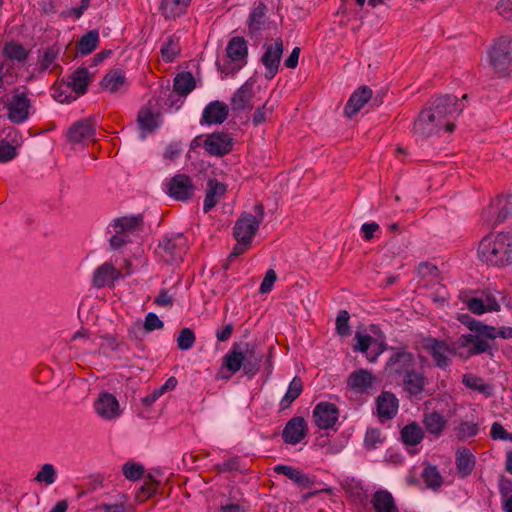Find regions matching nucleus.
Returning a JSON list of instances; mask_svg holds the SVG:
<instances>
[{
  "mask_svg": "<svg viewBox=\"0 0 512 512\" xmlns=\"http://www.w3.org/2000/svg\"><path fill=\"white\" fill-rule=\"evenodd\" d=\"M263 358L264 354L256 344L235 342L223 357L218 377L229 379L241 369L248 377H254L260 370Z\"/></svg>",
  "mask_w": 512,
  "mask_h": 512,
  "instance_id": "nucleus-1",
  "label": "nucleus"
},
{
  "mask_svg": "<svg viewBox=\"0 0 512 512\" xmlns=\"http://www.w3.org/2000/svg\"><path fill=\"white\" fill-rule=\"evenodd\" d=\"M478 258L494 267L512 264V233L499 232L484 236L478 245Z\"/></svg>",
  "mask_w": 512,
  "mask_h": 512,
  "instance_id": "nucleus-2",
  "label": "nucleus"
},
{
  "mask_svg": "<svg viewBox=\"0 0 512 512\" xmlns=\"http://www.w3.org/2000/svg\"><path fill=\"white\" fill-rule=\"evenodd\" d=\"M458 320L473 332V334H462L455 341V345L458 348H467L468 357L480 355L491 350V346L483 339L484 335H487V331H492L488 324L473 318L469 314L460 315Z\"/></svg>",
  "mask_w": 512,
  "mask_h": 512,
  "instance_id": "nucleus-3",
  "label": "nucleus"
},
{
  "mask_svg": "<svg viewBox=\"0 0 512 512\" xmlns=\"http://www.w3.org/2000/svg\"><path fill=\"white\" fill-rule=\"evenodd\" d=\"M488 54L494 71L503 77L509 76L512 71V38L509 36L496 38Z\"/></svg>",
  "mask_w": 512,
  "mask_h": 512,
  "instance_id": "nucleus-4",
  "label": "nucleus"
},
{
  "mask_svg": "<svg viewBox=\"0 0 512 512\" xmlns=\"http://www.w3.org/2000/svg\"><path fill=\"white\" fill-rule=\"evenodd\" d=\"M392 352L388 358L384 374L392 382L399 383L400 379L416 366L414 354L405 347H390Z\"/></svg>",
  "mask_w": 512,
  "mask_h": 512,
  "instance_id": "nucleus-5",
  "label": "nucleus"
},
{
  "mask_svg": "<svg viewBox=\"0 0 512 512\" xmlns=\"http://www.w3.org/2000/svg\"><path fill=\"white\" fill-rule=\"evenodd\" d=\"M446 132H453L455 124L450 120L463 110L456 96L446 94L435 98L428 108Z\"/></svg>",
  "mask_w": 512,
  "mask_h": 512,
  "instance_id": "nucleus-6",
  "label": "nucleus"
},
{
  "mask_svg": "<svg viewBox=\"0 0 512 512\" xmlns=\"http://www.w3.org/2000/svg\"><path fill=\"white\" fill-rule=\"evenodd\" d=\"M254 213H244L236 221L233 227V236L242 243H252V240L264 219V206L258 203L254 207Z\"/></svg>",
  "mask_w": 512,
  "mask_h": 512,
  "instance_id": "nucleus-7",
  "label": "nucleus"
},
{
  "mask_svg": "<svg viewBox=\"0 0 512 512\" xmlns=\"http://www.w3.org/2000/svg\"><path fill=\"white\" fill-rule=\"evenodd\" d=\"M227 60L221 66V72L234 74L247 64L248 46L243 37H233L226 47Z\"/></svg>",
  "mask_w": 512,
  "mask_h": 512,
  "instance_id": "nucleus-8",
  "label": "nucleus"
},
{
  "mask_svg": "<svg viewBox=\"0 0 512 512\" xmlns=\"http://www.w3.org/2000/svg\"><path fill=\"white\" fill-rule=\"evenodd\" d=\"M456 348L458 347L455 344L450 346L446 341L433 337H429L424 344V349L431 355L435 367L442 370L451 365V356L456 354Z\"/></svg>",
  "mask_w": 512,
  "mask_h": 512,
  "instance_id": "nucleus-9",
  "label": "nucleus"
},
{
  "mask_svg": "<svg viewBox=\"0 0 512 512\" xmlns=\"http://www.w3.org/2000/svg\"><path fill=\"white\" fill-rule=\"evenodd\" d=\"M90 78L91 74L86 67L78 68L71 74L66 84V87L71 88L76 95L73 96L72 94H64L62 91H56L54 94L55 99L60 103H70L78 96L86 93Z\"/></svg>",
  "mask_w": 512,
  "mask_h": 512,
  "instance_id": "nucleus-10",
  "label": "nucleus"
},
{
  "mask_svg": "<svg viewBox=\"0 0 512 512\" xmlns=\"http://www.w3.org/2000/svg\"><path fill=\"white\" fill-rule=\"evenodd\" d=\"M264 53L261 57V63L265 67L264 77L268 80L273 79L278 73L284 44L281 38L267 42L263 46Z\"/></svg>",
  "mask_w": 512,
  "mask_h": 512,
  "instance_id": "nucleus-11",
  "label": "nucleus"
},
{
  "mask_svg": "<svg viewBox=\"0 0 512 512\" xmlns=\"http://www.w3.org/2000/svg\"><path fill=\"white\" fill-rule=\"evenodd\" d=\"M95 413L105 421L117 420L122 415L117 398L109 392H101L94 401Z\"/></svg>",
  "mask_w": 512,
  "mask_h": 512,
  "instance_id": "nucleus-12",
  "label": "nucleus"
},
{
  "mask_svg": "<svg viewBox=\"0 0 512 512\" xmlns=\"http://www.w3.org/2000/svg\"><path fill=\"white\" fill-rule=\"evenodd\" d=\"M339 414V409L335 404L322 401L314 407L312 419L319 429H336L335 426L338 423Z\"/></svg>",
  "mask_w": 512,
  "mask_h": 512,
  "instance_id": "nucleus-13",
  "label": "nucleus"
},
{
  "mask_svg": "<svg viewBox=\"0 0 512 512\" xmlns=\"http://www.w3.org/2000/svg\"><path fill=\"white\" fill-rule=\"evenodd\" d=\"M30 106V100L24 92L13 94L6 102L8 119L15 124L25 122L29 117Z\"/></svg>",
  "mask_w": 512,
  "mask_h": 512,
  "instance_id": "nucleus-14",
  "label": "nucleus"
},
{
  "mask_svg": "<svg viewBox=\"0 0 512 512\" xmlns=\"http://www.w3.org/2000/svg\"><path fill=\"white\" fill-rule=\"evenodd\" d=\"M433 115L434 114L428 108H424L420 111L413 124V134L417 138L424 140L434 134H439L441 130H444L442 125Z\"/></svg>",
  "mask_w": 512,
  "mask_h": 512,
  "instance_id": "nucleus-15",
  "label": "nucleus"
},
{
  "mask_svg": "<svg viewBox=\"0 0 512 512\" xmlns=\"http://www.w3.org/2000/svg\"><path fill=\"white\" fill-rule=\"evenodd\" d=\"M195 187L189 176L177 174L167 183V194L178 201L190 199L194 194Z\"/></svg>",
  "mask_w": 512,
  "mask_h": 512,
  "instance_id": "nucleus-16",
  "label": "nucleus"
},
{
  "mask_svg": "<svg viewBox=\"0 0 512 512\" xmlns=\"http://www.w3.org/2000/svg\"><path fill=\"white\" fill-rule=\"evenodd\" d=\"M308 434V425L303 417L294 416L285 425L282 431V439L284 443L297 445Z\"/></svg>",
  "mask_w": 512,
  "mask_h": 512,
  "instance_id": "nucleus-17",
  "label": "nucleus"
},
{
  "mask_svg": "<svg viewBox=\"0 0 512 512\" xmlns=\"http://www.w3.org/2000/svg\"><path fill=\"white\" fill-rule=\"evenodd\" d=\"M187 240L182 234H177L171 238H163L159 243V248L163 250L167 262H177L182 259L186 252Z\"/></svg>",
  "mask_w": 512,
  "mask_h": 512,
  "instance_id": "nucleus-18",
  "label": "nucleus"
},
{
  "mask_svg": "<svg viewBox=\"0 0 512 512\" xmlns=\"http://www.w3.org/2000/svg\"><path fill=\"white\" fill-rule=\"evenodd\" d=\"M204 148L211 155L223 156L232 150L233 141L227 133H212L205 139Z\"/></svg>",
  "mask_w": 512,
  "mask_h": 512,
  "instance_id": "nucleus-19",
  "label": "nucleus"
},
{
  "mask_svg": "<svg viewBox=\"0 0 512 512\" xmlns=\"http://www.w3.org/2000/svg\"><path fill=\"white\" fill-rule=\"evenodd\" d=\"M403 390L410 396H420L426 385V376L423 371H418L416 366L411 368L399 381Z\"/></svg>",
  "mask_w": 512,
  "mask_h": 512,
  "instance_id": "nucleus-20",
  "label": "nucleus"
},
{
  "mask_svg": "<svg viewBox=\"0 0 512 512\" xmlns=\"http://www.w3.org/2000/svg\"><path fill=\"white\" fill-rule=\"evenodd\" d=\"M399 407V401L395 394L383 391L376 399L377 415L381 422L393 419Z\"/></svg>",
  "mask_w": 512,
  "mask_h": 512,
  "instance_id": "nucleus-21",
  "label": "nucleus"
},
{
  "mask_svg": "<svg viewBox=\"0 0 512 512\" xmlns=\"http://www.w3.org/2000/svg\"><path fill=\"white\" fill-rule=\"evenodd\" d=\"M254 82L247 80L231 97V109L233 111H244L252 109L254 97Z\"/></svg>",
  "mask_w": 512,
  "mask_h": 512,
  "instance_id": "nucleus-22",
  "label": "nucleus"
},
{
  "mask_svg": "<svg viewBox=\"0 0 512 512\" xmlns=\"http://www.w3.org/2000/svg\"><path fill=\"white\" fill-rule=\"evenodd\" d=\"M229 107L227 104L215 100L210 102L203 110L201 123L207 125L222 124L228 117Z\"/></svg>",
  "mask_w": 512,
  "mask_h": 512,
  "instance_id": "nucleus-23",
  "label": "nucleus"
},
{
  "mask_svg": "<svg viewBox=\"0 0 512 512\" xmlns=\"http://www.w3.org/2000/svg\"><path fill=\"white\" fill-rule=\"evenodd\" d=\"M111 233H123L129 237L130 234L140 231L143 228V217L141 214L124 216L114 219L109 226Z\"/></svg>",
  "mask_w": 512,
  "mask_h": 512,
  "instance_id": "nucleus-24",
  "label": "nucleus"
},
{
  "mask_svg": "<svg viewBox=\"0 0 512 512\" xmlns=\"http://www.w3.org/2000/svg\"><path fill=\"white\" fill-rule=\"evenodd\" d=\"M226 189V185L219 182L217 179L208 180L206 195L203 203V211L205 213L209 212L217 205L219 200L226 193Z\"/></svg>",
  "mask_w": 512,
  "mask_h": 512,
  "instance_id": "nucleus-25",
  "label": "nucleus"
},
{
  "mask_svg": "<svg viewBox=\"0 0 512 512\" xmlns=\"http://www.w3.org/2000/svg\"><path fill=\"white\" fill-rule=\"evenodd\" d=\"M371 504L375 512H399L393 495L386 489L375 491Z\"/></svg>",
  "mask_w": 512,
  "mask_h": 512,
  "instance_id": "nucleus-26",
  "label": "nucleus"
},
{
  "mask_svg": "<svg viewBox=\"0 0 512 512\" xmlns=\"http://www.w3.org/2000/svg\"><path fill=\"white\" fill-rule=\"evenodd\" d=\"M455 462L457 474L460 478L468 477L476 464L475 456L466 447L457 450Z\"/></svg>",
  "mask_w": 512,
  "mask_h": 512,
  "instance_id": "nucleus-27",
  "label": "nucleus"
},
{
  "mask_svg": "<svg viewBox=\"0 0 512 512\" xmlns=\"http://www.w3.org/2000/svg\"><path fill=\"white\" fill-rule=\"evenodd\" d=\"M94 135L95 128L90 120L78 121L68 131L69 140L75 143L92 139Z\"/></svg>",
  "mask_w": 512,
  "mask_h": 512,
  "instance_id": "nucleus-28",
  "label": "nucleus"
},
{
  "mask_svg": "<svg viewBox=\"0 0 512 512\" xmlns=\"http://www.w3.org/2000/svg\"><path fill=\"white\" fill-rule=\"evenodd\" d=\"M101 86L110 93L126 90L127 83L124 72L119 69L111 70L102 79Z\"/></svg>",
  "mask_w": 512,
  "mask_h": 512,
  "instance_id": "nucleus-29",
  "label": "nucleus"
},
{
  "mask_svg": "<svg viewBox=\"0 0 512 512\" xmlns=\"http://www.w3.org/2000/svg\"><path fill=\"white\" fill-rule=\"evenodd\" d=\"M496 212L494 225L500 224L512 215V195L499 196L489 208V213Z\"/></svg>",
  "mask_w": 512,
  "mask_h": 512,
  "instance_id": "nucleus-30",
  "label": "nucleus"
},
{
  "mask_svg": "<svg viewBox=\"0 0 512 512\" xmlns=\"http://www.w3.org/2000/svg\"><path fill=\"white\" fill-rule=\"evenodd\" d=\"M462 383L468 389L477 391L486 398L492 397L494 395V386L492 384L486 383L483 378L475 374H464L462 378Z\"/></svg>",
  "mask_w": 512,
  "mask_h": 512,
  "instance_id": "nucleus-31",
  "label": "nucleus"
},
{
  "mask_svg": "<svg viewBox=\"0 0 512 512\" xmlns=\"http://www.w3.org/2000/svg\"><path fill=\"white\" fill-rule=\"evenodd\" d=\"M423 425L429 434L440 436L447 425V419L438 411L424 413Z\"/></svg>",
  "mask_w": 512,
  "mask_h": 512,
  "instance_id": "nucleus-32",
  "label": "nucleus"
},
{
  "mask_svg": "<svg viewBox=\"0 0 512 512\" xmlns=\"http://www.w3.org/2000/svg\"><path fill=\"white\" fill-rule=\"evenodd\" d=\"M376 382L377 378L372 372L362 368L354 371V390L369 394L375 390Z\"/></svg>",
  "mask_w": 512,
  "mask_h": 512,
  "instance_id": "nucleus-33",
  "label": "nucleus"
},
{
  "mask_svg": "<svg viewBox=\"0 0 512 512\" xmlns=\"http://www.w3.org/2000/svg\"><path fill=\"white\" fill-rule=\"evenodd\" d=\"M191 0H162L161 1V12L166 19H175L183 15Z\"/></svg>",
  "mask_w": 512,
  "mask_h": 512,
  "instance_id": "nucleus-34",
  "label": "nucleus"
},
{
  "mask_svg": "<svg viewBox=\"0 0 512 512\" xmlns=\"http://www.w3.org/2000/svg\"><path fill=\"white\" fill-rule=\"evenodd\" d=\"M118 276L119 273L112 264L104 263L96 269L93 277V285L97 288L105 287L112 283Z\"/></svg>",
  "mask_w": 512,
  "mask_h": 512,
  "instance_id": "nucleus-35",
  "label": "nucleus"
},
{
  "mask_svg": "<svg viewBox=\"0 0 512 512\" xmlns=\"http://www.w3.org/2000/svg\"><path fill=\"white\" fill-rule=\"evenodd\" d=\"M266 11L267 7L264 3L260 2L254 7L247 22L250 34H257L263 28L266 22Z\"/></svg>",
  "mask_w": 512,
  "mask_h": 512,
  "instance_id": "nucleus-36",
  "label": "nucleus"
},
{
  "mask_svg": "<svg viewBox=\"0 0 512 512\" xmlns=\"http://www.w3.org/2000/svg\"><path fill=\"white\" fill-rule=\"evenodd\" d=\"M424 433L417 422H412L404 426L401 430V439L404 444L415 446L421 443Z\"/></svg>",
  "mask_w": 512,
  "mask_h": 512,
  "instance_id": "nucleus-37",
  "label": "nucleus"
},
{
  "mask_svg": "<svg viewBox=\"0 0 512 512\" xmlns=\"http://www.w3.org/2000/svg\"><path fill=\"white\" fill-rule=\"evenodd\" d=\"M372 96V89L366 85H362L354 90V114L358 113L371 100L373 101L372 106H378L377 98Z\"/></svg>",
  "mask_w": 512,
  "mask_h": 512,
  "instance_id": "nucleus-38",
  "label": "nucleus"
},
{
  "mask_svg": "<svg viewBox=\"0 0 512 512\" xmlns=\"http://www.w3.org/2000/svg\"><path fill=\"white\" fill-rule=\"evenodd\" d=\"M489 328L492 331H487L486 334H489V335H484L483 339L491 346V350L489 352H485V353L488 354L491 358H493L495 351H497V347L495 346V343H494L495 339L497 337H501L503 339H511L512 338V327L503 326L500 328H496L494 326L489 325Z\"/></svg>",
  "mask_w": 512,
  "mask_h": 512,
  "instance_id": "nucleus-39",
  "label": "nucleus"
},
{
  "mask_svg": "<svg viewBox=\"0 0 512 512\" xmlns=\"http://www.w3.org/2000/svg\"><path fill=\"white\" fill-rule=\"evenodd\" d=\"M174 91L180 96H187L195 88V79L190 72L176 75L173 84Z\"/></svg>",
  "mask_w": 512,
  "mask_h": 512,
  "instance_id": "nucleus-40",
  "label": "nucleus"
},
{
  "mask_svg": "<svg viewBox=\"0 0 512 512\" xmlns=\"http://www.w3.org/2000/svg\"><path fill=\"white\" fill-rule=\"evenodd\" d=\"M138 125L141 129V138L144 139L147 133L153 132L158 126L157 115L148 109L141 110L138 114Z\"/></svg>",
  "mask_w": 512,
  "mask_h": 512,
  "instance_id": "nucleus-41",
  "label": "nucleus"
},
{
  "mask_svg": "<svg viewBox=\"0 0 512 512\" xmlns=\"http://www.w3.org/2000/svg\"><path fill=\"white\" fill-rule=\"evenodd\" d=\"M99 44V33L97 30H91L83 35L77 42V50L81 55L92 53Z\"/></svg>",
  "mask_w": 512,
  "mask_h": 512,
  "instance_id": "nucleus-42",
  "label": "nucleus"
},
{
  "mask_svg": "<svg viewBox=\"0 0 512 512\" xmlns=\"http://www.w3.org/2000/svg\"><path fill=\"white\" fill-rule=\"evenodd\" d=\"M303 382L299 377H294L290 382L288 389L280 401L282 409L288 408L302 393Z\"/></svg>",
  "mask_w": 512,
  "mask_h": 512,
  "instance_id": "nucleus-43",
  "label": "nucleus"
},
{
  "mask_svg": "<svg viewBox=\"0 0 512 512\" xmlns=\"http://www.w3.org/2000/svg\"><path fill=\"white\" fill-rule=\"evenodd\" d=\"M354 339L356 342L354 343V352H360L364 355V357L368 360V356L370 352H372L373 345L375 343V338L368 335L363 334L359 330L354 333Z\"/></svg>",
  "mask_w": 512,
  "mask_h": 512,
  "instance_id": "nucleus-44",
  "label": "nucleus"
},
{
  "mask_svg": "<svg viewBox=\"0 0 512 512\" xmlns=\"http://www.w3.org/2000/svg\"><path fill=\"white\" fill-rule=\"evenodd\" d=\"M180 52L179 38L175 35L168 36L162 44L161 55L164 61L172 62Z\"/></svg>",
  "mask_w": 512,
  "mask_h": 512,
  "instance_id": "nucleus-45",
  "label": "nucleus"
},
{
  "mask_svg": "<svg viewBox=\"0 0 512 512\" xmlns=\"http://www.w3.org/2000/svg\"><path fill=\"white\" fill-rule=\"evenodd\" d=\"M422 478L428 488L438 489L443 484V478L434 465H428L422 472Z\"/></svg>",
  "mask_w": 512,
  "mask_h": 512,
  "instance_id": "nucleus-46",
  "label": "nucleus"
},
{
  "mask_svg": "<svg viewBox=\"0 0 512 512\" xmlns=\"http://www.w3.org/2000/svg\"><path fill=\"white\" fill-rule=\"evenodd\" d=\"M58 55V48L54 46L48 47L39 59L40 69L54 71L56 68H58V64L56 63Z\"/></svg>",
  "mask_w": 512,
  "mask_h": 512,
  "instance_id": "nucleus-47",
  "label": "nucleus"
},
{
  "mask_svg": "<svg viewBox=\"0 0 512 512\" xmlns=\"http://www.w3.org/2000/svg\"><path fill=\"white\" fill-rule=\"evenodd\" d=\"M3 52L7 58L18 62L24 61L28 56L27 50L17 42L6 43Z\"/></svg>",
  "mask_w": 512,
  "mask_h": 512,
  "instance_id": "nucleus-48",
  "label": "nucleus"
},
{
  "mask_svg": "<svg viewBox=\"0 0 512 512\" xmlns=\"http://www.w3.org/2000/svg\"><path fill=\"white\" fill-rule=\"evenodd\" d=\"M122 472L124 477L129 481H137L143 477L145 468L140 463L128 461L123 464Z\"/></svg>",
  "mask_w": 512,
  "mask_h": 512,
  "instance_id": "nucleus-49",
  "label": "nucleus"
},
{
  "mask_svg": "<svg viewBox=\"0 0 512 512\" xmlns=\"http://www.w3.org/2000/svg\"><path fill=\"white\" fill-rule=\"evenodd\" d=\"M56 475L55 467L50 463H46L38 471L35 480L45 485H52L56 481Z\"/></svg>",
  "mask_w": 512,
  "mask_h": 512,
  "instance_id": "nucleus-50",
  "label": "nucleus"
},
{
  "mask_svg": "<svg viewBox=\"0 0 512 512\" xmlns=\"http://www.w3.org/2000/svg\"><path fill=\"white\" fill-rule=\"evenodd\" d=\"M479 432V426L477 423L462 421L456 428V436L459 440H465L470 437H474Z\"/></svg>",
  "mask_w": 512,
  "mask_h": 512,
  "instance_id": "nucleus-51",
  "label": "nucleus"
},
{
  "mask_svg": "<svg viewBox=\"0 0 512 512\" xmlns=\"http://www.w3.org/2000/svg\"><path fill=\"white\" fill-rule=\"evenodd\" d=\"M196 337L192 329L183 328L179 332L177 338V345L180 350H189L193 347Z\"/></svg>",
  "mask_w": 512,
  "mask_h": 512,
  "instance_id": "nucleus-52",
  "label": "nucleus"
},
{
  "mask_svg": "<svg viewBox=\"0 0 512 512\" xmlns=\"http://www.w3.org/2000/svg\"><path fill=\"white\" fill-rule=\"evenodd\" d=\"M383 441L384 438L381 437V431L378 428H369L366 431L364 445L367 450L375 449L377 445L383 443Z\"/></svg>",
  "mask_w": 512,
  "mask_h": 512,
  "instance_id": "nucleus-53",
  "label": "nucleus"
},
{
  "mask_svg": "<svg viewBox=\"0 0 512 512\" xmlns=\"http://www.w3.org/2000/svg\"><path fill=\"white\" fill-rule=\"evenodd\" d=\"M350 314L347 310L339 311L336 318V331L341 336H347L350 334L349 327Z\"/></svg>",
  "mask_w": 512,
  "mask_h": 512,
  "instance_id": "nucleus-54",
  "label": "nucleus"
},
{
  "mask_svg": "<svg viewBox=\"0 0 512 512\" xmlns=\"http://www.w3.org/2000/svg\"><path fill=\"white\" fill-rule=\"evenodd\" d=\"M418 276L421 278L431 277V279H437L439 276V270L437 266L429 262H421L417 268Z\"/></svg>",
  "mask_w": 512,
  "mask_h": 512,
  "instance_id": "nucleus-55",
  "label": "nucleus"
},
{
  "mask_svg": "<svg viewBox=\"0 0 512 512\" xmlns=\"http://www.w3.org/2000/svg\"><path fill=\"white\" fill-rule=\"evenodd\" d=\"M490 436L494 440H503L512 442V433H509L499 422H494L491 426Z\"/></svg>",
  "mask_w": 512,
  "mask_h": 512,
  "instance_id": "nucleus-56",
  "label": "nucleus"
},
{
  "mask_svg": "<svg viewBox=\"0 0 512 512\" xmlns=\"http://www.w3.org/2000/svg\"><path fill=\"white\" fill-rule=\"evenodd\" d=\"M143 326L147 332H151L163 328L164 323L155 313L150 312L146 315Z\"/></svg>",
  "mask_w": 512,
  "mask_h": 512,
  "instance_id": "nucleus-57",
  "label": "nucleus"
},
{
  "mask_svg": "<svg viewBox=\"0 0 512 512\" xmlns=\"http://www.w3.org/2000/svg\"><path fill=\"white\" fill-rule=\"evenodd\" d=\"M468 309L477 315L484 314L485 312H490L484 303L482 298L472 297L467 301Z\"/></svg>",
  "mask_w": 512,
  "mask_h": 512,
  "instance_id": "nucleus-58",
  "label": "nucleus"
},
{
  "mask_svg": "<svg viewBox=\"0 0 512 512\" xmlns=\"http://www.w3.org/2000/svg\"><path fill=\"white\" fill-rule=\"evenodd\" d=\"M276 280H277L276 272L273 269H269L266 272L265 277L260 285V288H259L260 293H262V294L269 293L272 290L273 285L276 282Z\"/></svg>",
  "mask_w": 512,
  "mask_h": 512,
  "instance_id": "nucleus-59",
  "label": "nucleus"
},
{
  "mask_svg": "<svg viewBox=\"0 0 512 512\" xmlns=\"http://www.w3.org/2000/svg\"><path fill=\"white\" fill-rule=\"evenodd\" d=\"M273 112V107L268 106V103H265L262 107L256 109L253 114V123L254 125H260L266 121L267 115H271Z\"/></svg>",
  "mask_w": 512,
  "mask_h": 512,
  "instance_id": "nucleus-60",
  "label": "nucleus"
},
{
  "mask_svg": "<svg viewBox=\"0 0 512 512\" xmlns=\"http://www.w3.org/2000/svg\"><path fill=\"white\" fill-rule=\"evenodd\" d=\"M16 156V149L6 141L0 142V162H8Z\"/></svg>",
  "mask_w": 512,
  "mask_h": 512,
  "instance_id": "nucleus-61",
  "label": "nucleus"
},
{
  "mask_svg": "<svg viewBox=\"0 0 512 512\" xmlns=\"http://www.w3.org/2000/svg\"><path fill=\"white\" fill-rule=\"evenodd\" d=\"M251 243H242V241H237V244L233 247L227 258V264L225 265V269H228V265L231 264L239 255L246 252Z\"/></svg>",
  "mask_w": 512,
  "mask_h": 512,
  "instance_id": "nucleus-62",
  "label": "nucleus"
},
{
  "mask_svg": "<svg viewBox=\"0 0 512 512\" xmlns=\"http://www.w3.org/2000/svg\"><path fill=\"white\" fill-rule=\"evenodd\" d=\"M483 296H484V299H483L484 303L486 304V306L490 312L500 311V304L497 301V298L495 297V295L491 291H489V290L483 291Z\"/></svg>",
  "mask_w": 512,
  "mask_h": 512,
  "instance_id": "nucleus-63",
  "label": "nucleus"
},
{
  "mask_svg": "<svg viewBox=\"0 0 512 512\" xmlns=\"http://www.w3.org/2000/svg\"><path fill=\"white\" fill-rule=\"evenodd\" d=\"M380 227L376 222L364 223L361 227V233L365 241H370L375 237V232L379 231Z\"/></svg>",
  "mask_w": 512,
  "mask_h": 512,
  "instance_id": "nucleus-64",
  "label": "nucleus"
}]
</instances>
